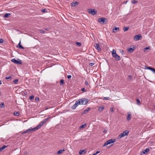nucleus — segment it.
<instances>
[{
  "mask_svg": "<svg viewBox=\"0 0 155 155\" xmlns=\"http://www.w3.org/2000/svg\"><path fill=\"white\" fill-rule=\"evenodd\" d=\"M148 49H144V51L145 52Z\"/></svg>",
  "mask_w": 155,
  "mask_h": 155,
  "instance_id": "56",
  "label": "nucleus"
},
{
  "mask_svg": "<svg viewBox=\"0 0 155 155\" xmlns=\"http://www.w3.org/2000/svg\"><path fill=\"white\" fill-rule=\"evenodd\" d=\"M45 123V122L43 120L37 126H36L37 127V129H39L41 127V126H42Z\"/></svg>",
  "mask_w": 155,
  "mask_h": 155,
  "instance_id": "12",
  "label": "nucleus"
},
{
  "mask_svg": "<svg viewBox=\"0 0 155 155\" xmlns=\"http://www.w3.org/2000/svg\"><path fill=\"white\" fill-rule=\"evenodd\" d=\"M78 102L79 103H78V102L77 101H76L75 104H74L71 107V108L72 109L74 110L76 109L77 106L78 105H79L80 103L79 102Z\"/></svg>",
  "mask_w": 155,
  "mask_h": 155,
  "instance_id": "11",
  "label": "nucleus"
},
{
  "mask_svg": "<svg viewBox=\"0 0 155 155\" xmlns=\"http://www.w3.org/2000/svg\"><path fill=\"white\" fill-rule=\"evenodd\" d=\"M5 79L7 80H11L12 79L11 76H10L8 77H5Z\"/></svg>",
  "mask_w": 155,
  "mask_h": 155,
  "instance_id": "32",
  "label": "nucleus"
},
{
  "mask_svg": "<svg viewBox=\"0 0 155 155\" xmlns=\"http://www.w3.org/2000/svg\"><path fill=\"white\" fill-rule=\"evenodd\" d=\"M39 31L40 33L42 34L44 33L45 32V31L42 30H40Z\"/></svg>",
  "mask_w": 155,
  "mask_h": 155,
  "instance_id": "37",
  "label": "nucleus"
},
{
  "mask_svg": "<svg viewBox=\"0 0 155 155\" xmlns=\"http://www.w3.org/2000/svg\"><path fill=\"white\" fill-rule=\"evenodd\" d=\"M146 48V49H147V48H150V47H145V48Z\"/></svg>",
  "mask_w": 155,
  "mask_h": 155,
  "instance_id": "53",
  "label": "nucleus"
},
{
  "mask_svg": "<svg viewBox=\"0 0 155 155\" xmlns=\"http://www.w3.org/2000/svg\"><path fill=\"white\" fill-rule=\"evenodd\" d=\"M64 84V80L63 79H61L60 81V85H61Z\"/></svg>",
  "mask_w": 155,
  "mask_h": 155,
  "instance_id": "31",
  "label": "nucleus"
},
{
  "mask_svg": "<svg viewBox=\"0 0 155 155\" xmlns=\"http://www.w3.org/2000/svg\"><path fill=\"white\" fill-rule=\"evenodd\" d=\"M142 37L140 35H138L134 36V39L136 41H138L142 39Z\"/></svg>",
  "mask_w": 155,
  "mask_h": 155,
  "instance_id": "9",
  "label": "nucleus"
},
{
  "mask_svg": "<svg viewBox=\"0 0 155 155\" xmlns=\"http://www.w3.org/2000/svg\"><path fill=\"white\" fill-rule=\"evenodd\" d=\"M2 84L1 81L0 80V85L1 84Z\"/></svg>",
  "mask_w": 155,
  "mask_h": 155,
  "instance_id": "55",
  "label": "nucleus"
},
{
  "mask_svg": "<svg viewBox=\"0 0 155 155\" xmlns=\"http://www.w3.org/2000/svg\"><path fill=\"white\" fill-rule=\"evenodd\" d=\"M81 90L82 91H83V92H86V91L85 89V88H81Z\"/></svg>",
  "mask_w": 155,
  "mask_h": 155,
  "instance_id": "38",
  "label": "nucleus"
},
{
  "mask_svg": "<svg viewBox=\"0 0 155 155\" xmlns=\"http://www.w3.org/2000/svg\"><path fill=\"white\" fill-rule=\"evenodd\" d=\"M76 45L79 46H81V43L80 42H76Z\"/></svg>",
  "mask_w": 155,
  "mask_h": 155,
  "instance_id": "35",
  "label": "nucleus"
},
{
  "mask_svg": "<svg viewBox=\"0 0 155 155\" xmlns=\"http://www.w3.org/2000/svg\"><path fill=\"white\" fill-rule=\"evenodd\" d=\"M104 107L103 106L102 107H100L98 109V110L99 111H101L104 109Z\"/></svg>",
  "mask_w": 155,
  "mask_h": 155,
  "instance_id": "21",
  "label": "nucleus"
},
{
  "mask_svg": "<svg viewBox=\"0 0 155 155\" xmlns=\"http://www.w3.org/2000/svg\"><path fill=\"white\" fill-rule=\"evenodd\" d=\"M134 49H128V52L130 53L133 52L134 50Z\"/></svg>",
  "mask_w": 155,
  "mask_h": 155,
  "instance_id": "25",
  "label": "nucleus"
},
{
  "mask_svg": "<svg viewBox=\"0 0 155 155\" xmlns=\"http://www.w3.org/2000/svg\"><path fill=\"white\" fill-rule=\"evenodd\" d=\"M145 69L150 70L155 74V69L154 68L151 67H147L146 66H145Z\"/></svg>",
  "mask_w": 155,
  "mask_h": 155,
  "instance_id": "10",
  "label": "nucleus"
},
{
  "mask_svg": "<svg viewBox=\"0 0 155 155\" xmlns=\"http://www.w3.org/2000/svg\"><path fill=\"white\" fill-rule=\"evenodd\" d=\"M88 12L92 15H94L97 13V11L94 9H89L88 10Z\"/></svg>",
  "mask_w": 155,
  "mask_h": 155,
  "instance_id": "6",
  "label": "nucleus"
},
{
  "mask_svg": "<svg viewBox=\"0 0 155 155\" xmlns=\"http://www.w3.org/2000/svg\"><path fill=\"white\" fill-rule=\"evenodd\" d=\"M128 78H131V76L130 75H129L128 76Z\"/></svg>",
  "mask_w": 155,
  "mask_h": 155,
  "instance_id": "54",
  "label": "nucleus"
},
{
  "mask_svg": "<svg viewBox=\"0 0 155 155\" xmlns=\"http://www.w3.org/2000/svg\"><path fill=\"white\" fill-rule=\"evenodd\" d=\"M115 139H111L107 141L103 145V147L106 146L109 144H110L111 143H113L115 142Z\"/></svg>",
  "mask_w": 155,
  "mask_h": 155,
  "instance_id": "4",
  "label": "nucleus"
},
{
  "mask_svg": "<svg viewBox=\"0 0 155 155\" xmlns=\"http://www.w3.org/2000/svg\"><path fill=\"white\" fill-rule=\"evenodd\" d=\"M107 129H105L103 131V132L106 133L107 131Z\"/></svg>",
  "mask_w": 155,
  "mask_h": 155,
  "instance_id": "50",
  "label": "nucleus"
},
{
  "mask_svg": "<svg viewBox=\"0 0 155 155\" xmlns=\"http://www.w3.org/2000/svg\"><path fill=\"white\" fill-rule=\"evenodd\" d=\"M127 1H126L125 3H127Z\"/></svg>",
  "mask_w": 155,
  "mask_h": 155,
  "instance_id": "58",
  "label": "nucleus"
},
{
  "mask_svg": "<svg viewBox=\"0 0 155 155\" xmlns=\"http://www.w3.org/2000/svg\"><path fill=\"white\" fill-rule=\"evenodd\" d=\"M18 80L17 79H16L13 81V82L14 84H16L18 82Z\"/></svg>",
  "mask_w": 155,
  "mask_h": 155,
  "instance_id": "29",
  "label": "nucleus"
},
{
  "mask_svg": "<svg viewBox=\"0 0 155 155\" xmlns=\"http://www.w3.org/2000/svg\"><path fill=\"white\" fill-rule=\"evenodd\" d=\"M14 114L15 115L18 116L19 115V112L18 111H15L14 112Z\"/></svg>",
  "mask_w": 155,
  "mask_h": 155,
  "instance_id": "24",
  "label": "nucleus"
},
{
  "mask_svg": "<svg viewBox=\"0 0 155 155\" xmlns=\"http://www.w3.org/2000/svg\"><path fill=\"white\" fill-rule=\"evenodd\" d=\"M35 100L36 101V100H39V99L38 97H36L35 98Z\"/></svg>",
  "mask_w": 155,
  "mask_h": 155,
  "instance_id": "51",
  "label": "nucleus"
},
{
  "mask_svg": "<svg viewBox=\"0 0 155 155\" xmlns=\"http://www.w3.org/2000/svg\"><path fill=\"white\" fill-rule=\"evenodd\" d=\"M129 29V27H124L123 28V30L124 31H127Z\"/></svg>",
  "mask_w": 155,
  "mask_h": 155,
  "instance_id": "23",
  "label": "nucleus"
},
{
  "mask_svg": "<svg viewBox=\"0 0 155 155\" xmlns=\"http://www.w3.org/2000/svg\"><path fill=\"white\" fill-rule=\"evenodd\" d=\"M71 76L70 75H68V76H67V78L68 79H69L70 78H71Z\"/></svg>",
  "mask_w": 155,
  "mask_h": 155,
  "instance_id": "47",
  "label": "nucleus"
},
{
  "mask_svg": "<svg viewBox=\"0 0 155 155\" xmlns=\"http://www.w3.org/2000/svg\"><path fill=\"white\" fill-rule=\"evenodd\" d=\"M137 104L138 105H140V100L139 99H137Z\"/></svg>",
  "mask_w": 155,
  "mask_h": 155,
  "instance_id": "33",
  "label": "nucleus"
},
{
  "mask_svg": "<svg viewBox=\"0 0 155 155\" xmlns=\"http://www.w3.org/2000/svg\"><path fill=\"white\" fill-rule=\"evenodd\" d=\"M3 42V40L1 38L0 39V43H2Z\"/></svg>",
  "mask_w": 155,
  "mask_h": 155,
  "instance_id": "43",
  "label": "nucleus"
},
{
  "mask_svg": "<svg viewBox=\"0 0 155 155\" xmlns=\"http://www.w3.org/2000/svg\"><path fill=\"white\" fill-rule=\"evenodd\" d=\"M78 102L80 103L79 104H86L88 103L89 100L85 98H82L77 101Z\"/></svg>",
  "mask_w": 155,
  "mask_h": 155,
  "instance_id": "1",
  "label": "nucleus"
},
{
  "mask_svg": "<svg viewBox=\"0 0 155 155\" xmlns=\"http://www.w3.org/2000/svg\"><path fill=\"white\" fill-rule=\"evenodd\" d=\"M37 127H35L34 128L30 127L29 129H28L27 130V131H28V132H30V133H32L33 131L35 130H38Z\"/></svg>",
  "mask_w": 155,
  "mask_h": 155,
  "instance_id": "7",
  "label": "nucleus"
},
{
  "mask_svg": "<svg viewBox=\"0 0 155 155\" xmlns=\"http://www.w3.org/2000/svg\"><path fill=\"white\" fill-rule=\"evenodd\" d=\"M5 107V104L3 102H2L0 104V107L1 108H3Z\"/></svg>",
  "mask_w": 155,
  "mask_h": 155,
  "instance_id": "28",
  "label": "nucleus"
},
{
  "mask_svg": "<svg viewBox=\"0 0 155 155\" xmlns=\"http://www.w3.org/2000/svg\"><path fill=\"white\" fill-rule=\"evenodd\" d=\"M131 2L133 4H135L138 2V1L135 0H133L131 1Z\"/></svg>",
  "mask_w": 155,
  "mask_h": 155,
  "instance_id": "26",
  "label": "nucleus"
},
{
  "mask_svg": "<svg viewBox=\"0 0 155 155\" xmlns=\"http://www.w3.org/2000/svg\"><path fill=\"white\" fill-rule=\"evenodd\" d=\"M85 84L86 86H89V83L87 81H85Z\"/></svg>",
  "mask_w": 155,
  "mask_h": 155,
  "instance_id": "42",
  "label": "nucleus"
},
{
  "mask_svg": "<svg viewBox=\"0 0 155 155\" xmlns=\"http://www.w3.org/2000/svg\"><path fill=\"white\" fill-rule=\"evenodd\" d=\"M122 52H123V50H122Z\"/></svg>",
  "mask_w": 155,
  "mask_h": 155,
  "instance_id": "59",
  "label": "nucleus"
},
{
  "mask_svg": "<svg viewBox=\"0 0 155 155\" xmlns=\"http://www.w3.org/2000/svg\"><path fill=\"white\" fill-rule=\"evenodd\" d=\"M103 99L105 100H108L109 99V97H104Z\"/></svg>",
  "mask_w": 155,
  "mask_h": 155,
  "instance_id": "34",
  "label": "nucleus"
},
{
  "mask_svg": "<svg viewBox=\"0 0 155 155\" xmlns=\"http://www.w3.org/2000/svg\"><path fill=\"white\" fill-rule=\"evenodd\" d=\"M98 21L102 24H106L107 22V20L105 18H101L98 19Z\"/></svg>",
  "mask_w": 155,
  "mask_h": 155,
  "instance_id": "3",
  "label": "nucleus"
},
{
  "mask_svg": "<svg viewBox=\"0 0 155 155\" xmlns=\"http://www.w3.org/2000/svg\"><path fill=\"white\" fill-rule=\"evenodd\" d=\"M79 2H73L71 3V5L73 7L76 6V5H78L79 4Z\"/></svg>",
  "mask_w": 155,
  "mask_h": 155,
  "instance_id": "18",
  "label": "nucleus"
},
{
  "mask_svg": "<svg viewBox=\"0 0 155 155\" xmlns=\"http://www.w3.org/2000/svg\"><path fill=\"white\" fill-rule=\"evenodd\" d=\"M46 11V9H43L41 10V12H45Z\"/></svg>",
  "mask_w": 155,
  "mask_h": 155,
  "instance_id": "46",
  "label": "nucleus"
},
{
  "mask_svg": "<svg viewBox=\"0 0 155 155\" xmlns=\"http://www.w3.org/2000/svg\"><path fill=\"white\" fill-rule=\"evenodd\" d=\"M84 150H80L79 151V154H81L84 151Z\"/></svg>",
  "mask_w": 155,
  "mask_h": 155,
  "instance_id": "44",
  "label": "nucleus"
},
{
  "mask_svg": "<svg viewBox=\"0 0 155 155\" xmlns=\"http://www.w3.org/2000/svg\"><path fill=\"white\" fill-rule=\"evenodd\" d=\"M28 132V131H27V130L24 132H23L22 133V134H25L26 133H27Z\"/></svg>",
  "mask_w": 155,
  "mask_h": 155,
  "instance_id": "49",
  "label": "nucleus"
},
{
  "mask_svg": "<svg viewBox=\"0 0 155 155\" xmlns=\"http://www.w3.org/2000/svg\"><path fill=\"white\" fill-rule=\"evenodd\" d=\"M21 40H20L18 45L16 46V48H24L21 45Z\"/></svg>",
  "mask_w": 155,
  "mask_h": 155,
  "instance_id": "15",
  "label": "nucleus"
},
{
  "mask_svg": "<svg viewBox=\"0 0 155 155\" xmlns=\"http://www.w3.org/2000/svg\"><path fill=\"white\" fill-rule=\"evenodd\" d=\"M110 110L111 112H114V110H113V108L111 107L110 109Z\"/></svg>",
  "mask_w": 155,
  "mask_h": 155,
  "instance_id": "45",
  "label": "nucleus"
},
{
  "mask_svg": "<svg viewBox=\"0 0 155 155\" xmlns=\"http://www.w3.org/2000/svg\"><path fill=\"white\" fill-rule=\"evenodd\" d=\"M111 52L113 57L116 60L119 61L121 59L119 55L117 54L116 53V51L114 49H113Z\"/></svg>",
  "mask_w": 155,
  "mask_h": 155,
  "instance_id": "2",
  "label": "nucleus"
},
{
  "mask_svg": "<svg viewBox=\"0 0 155 155\" xmlns=\"http://www.w3.org/2000/svg\"><path fill=\"white\" fill-rule=\"evenodd\" d=\"M11 61L14 63H15L17 64H22V62L21 61L18 59V60H16L15 59L13 58L11 60Z\"/></svg>",
  "mask_w": 155,
  "mask_h": 155,
  "instance_id": "8",
  "label": "nucleus"
},
{
  "mask_svg": "<svg viewBox=\"0 0 155 155\" xmlns=\"http://www.w3.org/2000/svg\"><path fill=\"white\" fill-rule=\"evenodd\" d=\"M50 117H48V118L45 119L44 120H43L44 121L45 123L46 122L47 120H48V119Z\"/></svg>",
  "mask_w": 155,
  "mask_h": 155,
  "instance_id": "40",
  "label": "nucleus"
},
{
  "mask_svg": "<svg viewBox=\"0 0 155 155\" xmlns=\"http://www.w3.org/2000/svg\"><path fill=\"white\" fill-rule=\"evenodd\" d=\"M128 48H135L134 45H132L130 46V47Z\"/></svg>",
  "mask_w": 155,
  "mask_h": 155,
  "instance_id": "36",
  "label": "nucleus"
},
{
  "mask_svg": "<svg viewBox=\"0 0 155 155\" xmlns=\"http://www.w3.org/2000/svg\"><path fill=\"white\" fill-rule=\"evenodd\" d=\"M131 114H130V113H128V115H127V120L128 121H129L130 120V119H131Z\"/></svg>",
  "mask_w": 155,
  "mask_h": 155,
  "instance_id": "17",
  "label": "nucleus"
},
{
  "mask_svg": "<svg viewBox=\"0 0 155 155\" xmlns=\"http://www.w3.org/2000/svg\"><path fill=\"white\" fill-rule=\"evenodd\" d=\"M29 98L31 100H32L34 99V96L33 95H31L30 97Z\"/></svg>",
  "mask_w": 155,
  "mask_h": 155,
  "instance_id": "39",
  "label": "nucleus"
},
{
  "mask_svg": "<svg viewBox=\"0 0 155 155\" xmlns=\"http://www.w3.org/2000/svg\"><path fill=\"white\" fill-rule=\"evenodd\" d=\"M7 147L6 146L3 145L2 147L0 148V151H2Z\"/></svg>",
  "mask_w": 155,
  "mask_h": 155,
  "instance_id": "20",
  "label": "nucleus"
},
{
  "mask_svg": "<svg viewBox=\"0 0 155 155\" xmlns=\"http://www.w3.org/2000/svg\"><path fill=\"white\" fill-rule=\"evenodd\" d=\"M119 28L114 26L113 29V32L114 33H116L117 31H119Z\"/></svg>",
  "mask_w": 155,
  "mask_h": 155,
  "instance_id": "16",
  "label": "nucleus"
},
{
  "mask_svg": "<svg viewBox=\"0 0 155 155\" xmlns=\"http://www.w3.org/2000/svg\"><path fill=\"white\" fill-rule=\"evenodd\" d=\"M45 30H48V28H45Z\"/></svg>",
  "mask_w": 155,
  "mask_h": 155,
  "instance_id": "57",
  "label": "nucleus"
},
{
  "mask_svg": "<svg viewBox=\"0 0 155 155\" xmlns=\"http://www.w3.org/2000/svg\"><path fill=\"white\" fill-rule=\"evenodd\" d=\"M64 151V150H59V151H58L57 152V153L58 154H61V153H62Z\"/></svg>",
  "mask_w": 155,
  "mask_h": 155,
  "instance_id": "22",
  "label": "nucleus"
},
{
  "mask_svg": "<svg viewBox=\"0 0 155 155\" xmlns=\"http://www.w3.org/2000/svg\"><path fill=\"white\" fill-rule=\"evenodd\" d=\"M91 108L90 107H88L87 109L84 110L83 112L82 113V115L86 114L88 113L90 110Z\"/></svg>",
  "mask_w": 155,
  "mask_h": 155,
  "instance_id": "14",
  "label": "nucleus"
},
{
  "mask_svg": "<svg viewBox=\"0 0 155 155\" xmlns=\"http://www.w3.org/2000/svg\"><path fill=\"white\" fill-rule=\"evenodd\" d=\"M129 133V131L128 130H125V131H124L122 133L120 134L118 136L119 138V139H120L122 137H124L126 136Z\"/></svg>",
  "mask_w": 155,
  "mask_h": 155,
  "instance_id": "5",
  "label": "nucleus"
},
{
  "mask_svg": "<svg viewBox=\"0 0 155 155\" xmlns=\"http://www.w3.org/2000/svg\"><path fill=\"white\" fill-rule=\"evenodd\" d=\"M86 124H84V125H81V126H80V127L79 128L80 129H81V128H84V127H86Z\"/></svg>",
  "mask_w": 155,
  "mask_h": 155,
  "instance_id": "30",
  "label": "nucleus"
},
{
  "mask_svg": "<svg viewBox=\"0 0 155 155\" xmlns=\"http://www.w3.org/2000/svg\"><path fill=\"white\" fill-rule=\"evenodd\" d=\"M149 151V148H147L146 149L143 150L141 153L140 154L143 155V154H147Z\"/></svg>",
  "mask_w": 155,
  "mask_h": 155,
  "instance_id": "13",
  "label": "nucleus"
},
{
  "mask_svg": "<svg viewBox=\"0 0 155 155\" xmlns=\"http://www.w3.org/2000/svg\"><path fill=\"white\" fill-rule=\"evenodd\" d=\"M97 51H101V49H96Z\"/></svg>",
  "mask_w": 155,
  "mask_h": 155,
  "instance_id": "52",
  "label": "nucleus"
},
{
  "mask_svg": "<svg viewBox=\"0 0 155 155\" xmlns=\"http://www.w3.org/2000/svg\"><path fill=\"white\" fill-rule=\"evenodd\" d=\"M94 64V63H90L89 64V65L90 66H92V65H93Z\"/></svg>",
  "mask_w": 155,
  "mask_h": 155,
  "instance_id": "48",
  "label": "nucleus"
},
{
  "mask_svg": "<svg viewBox=\"0 0 155 155\" xmlns=\"http://www.w3.org/2000/svg\"><path fill=\"white\" fill-rule=\"evenodd\" d=\"M95 47L96 48H101L99 47L100 45L99 44H96V45L95 46Z\"/></svg>",
  "mask_w": 155,
  "mask_h": 155,
  "instance_id": "27",
  "label": "nucleus"
},
{
  "mask_svg": "<svg viewBox=\"0 0 155 155\" xmlns=\"http://www.w3.org/2000/svg\"><path fill=\"white\" fill-rule=\"evenodd\" d=\"M100 152V151H97L95 153L92 154V155H96L98 153H99Z\"/></svg>",
  "mask_w": 155,
  "mask_h": 155,
  "instance_id": "41",
  "label": "nucleus"
},
{
  "mask_svg": "<svg viewBox=\"0 0 155 155\" xmlns=\"http://www.w3.org/2000/svg\"><path fill=\"white\" fill-rule=\"evenodd\" d=\"M11 15V14L9 13H7L4 14L3 17L4 18H8L9 16Z\"/></svg>",
  "mask_w": 155,
  "mask_h": 155,
  "instance_id": "19",
  "label": "nucleus"
}]
</instances>
